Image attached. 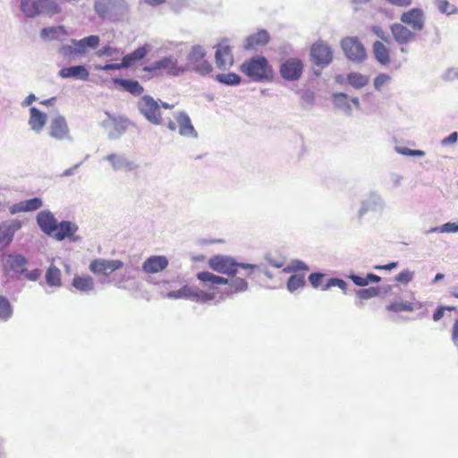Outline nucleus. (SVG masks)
<instances>
[{"label": "nucleus", "mask_w": 458, "mask_h": 458, "mask_svg": "<svg viewBox=\"0 0 458 458\" xmlns=\"http://www.w3.org/2000/svg\"><path fill=\"white\" fill-rule=\"evenodd\" d=\"M208 267L220 274L234 276L239 273L240 268L246 271L244 276L249 277L256 266L250 264L238 263L233 258L223 255L211 257L208 261Z\"/></svg>", "instance_id": "f257e3e1"}, {"label": "nucleus", "mask_w": 458, "mask_h": 458, "mask_svg": "<svg viewBox=\"0 0 458 458\" xmlns=\"http://www.w3.org/2000/svg\"><path fill=\"white\" fill-rule=\"evenodd\" d=\"M240 71L254 81L268 80L273 77V69L266 57L257 55L242 64Z\"/></svg>", "instance_id": "f03ea898"}, {"label": "nucleus", "mask_w": 458, "mask_h": 458, "mask_svg": "<svg viewBox=\"0 0 458 458\" xmlns=\"http://www.w3.org/2000/svg\"><path fill=\"white\" fill-rule=\"evenodd\" d=\"M21 11L28 18L40 15L53 16L61 13V7L52 0H21Z\"/></svg>", "instance_id": "7ed1b4c3"}, {"label": "nucleus", "mask_w": 458, "mask_h": 458, "mask_svg": "<svg viewBox=\"0 0 458 458\" xmlns=\"http://www.w3.org/2000/svg\"><path fill=\"white\" fill-rule=\"evenodd\" d=\"M143 71L153 77L163 74L178 76L185 71V68L180 66L177 60L173 56H166L155 62L151 65L144 66Z\"/></svg>", "instance_id": "20e7f679"}, {"label": "nucleus", "mask_w": 458, "mask_h": 458, "mask_svg": "<svg viewBox=\"0 0 458 458\" xmlns=\"http://www.w3.org/2000/svg\"><path fill=\"white\" fill-rule=\"evenodd\" d=\"M205 52L199 46H195L191 48L187 57L186 69H191L201 75L208 74L212 72V65L205 58Z\"/></svg>", "instance_id": "39448f33"}, {"label": "nucleus", "mask_w": 458, "mask_h": 458, "mask_svg": "<svg viewBox=\"0 0 458 458\" xmlns=\"http://www.w3.org/2000/svg\"><path fill=\"white\" fill-rule=\"evenodd\" d=\"M341 47L346 57L352 62L360 63L367 57L366 49L357 37L343 38Z\"/></svg>", "instance_id": "423d86ee"}, {"label": "nucleus", "mask_w": 458, "mask_h": 458, "mask_svg": "<svg viewBox=\"0 0 458 458\" xmlns=\"http://www.w3.org/2000/svg\"><path fill=\"white\" fill-rule=\"evenodd\" d=\"M21 226L22 223L18 219H8L0 223V252L13 242L16 232Z\"/></svg>", "instance_id": "0eeeda50"}, {"label": "nucleus", "mask_w": 458, "mask_h": 458, "mask_svg": "<svg viewBox=\"0 0 458 458\" xmlns=\"http://www.w3.org/2000/svg\"><path fill=\"white\" fill-rule=\"evenodd\" d=\"M169 297L172 298H185L191 299L197 302H205L208 301H212L214 299V294L204 292L198 287H192L189 285H184L177 291L171 292L168 293Z\"/></svg>", "instance_id": "6e6552de"}, {"label": "nucleus", "mask_w": 458, "mask_h": 458, "mask_svg": "<svg viewBox=\"0 0 458 458\" xmlns=\"http://www.w3.org/2000/svg\"><path fill=\"white\" fill-rule=\"evenodd\" d=\"M140 113L152 123L161 124L160 107L157 101L149 96H144L139 101Z\"/></svg>", "instance_id": "1a4fd4ad"}, {"label": "nucleus", "mask_w": 458, "mask_h": 458, "mask_svg": "<svg viewBox=\"0 0 458 458\" xmlns=\"http://www.w3.org/2000/svg\"><path fill=\"white\" fill-rule=\"evenodd\" d=\"M48 134L56 140L73 141L67 122L63 115H57L50 121Z\"/></svg>", "instance_id": "9d476101"}, {"label": "nucleus", "mask_w": 458, "mask_h": 458, "mask_svg": "<svg viewBox=\"0 0 458 458\" xmlns=\"http://www.w3.org/2000/svg\"><path fill=\"white\" fill-rule=\"evenodd\" d=\"M310 55L317 65H328L333 60V52L330 47L322 40H318L311 46Z\"/></svg>", "instance_id": "9b49d317"}, {"label": "nucleus", "mask_w": 458, "mask_h": 458, "mask_svg": "<svg viewBox=\"0 0 458 458\" xmlns=\"http://www.w3.org/2000/svg\"><path fill=\"white\" fill-rule=\"evenodd\" d=\"M78 230L79 226L75 223L69 220H62L58 222L56 231H55L52 238L58 242L68 239L71 242H77L81 239L80 236L75 235Z\"/></svg>", "instance_id": "f8f14e48"}, {"label": "nucleus", "mask_w": 458, "mask_h": 458, "mask_svg": "<svg viewBox=\"0 0 458 458\" xmlns=\"http://www.w3.org/2000/svg\"><path fill=\"white\" fill-rule=\"evenodd\" d=\"M326 277L325 274L322 273H312L309 276V282L314 288H321L322 290H327L331 287L337 286L339 287L344 293L347 290V284L343 279L339 278H329L326 282L324 279Z\"/></svg>", "instance_id": "ddd939ff"}, {"label": "nucleus", "mask_w": 458, "mask_h": 458, "mask_svg": "<svg viewBox=\"0 0 458 458\" xmlns=\"http://www.w3.org/2000/svg\"><path fill=\"white\" fill-rule=\"evenodd\" d=\"M303 71L302 62L296 57L287 59L280 67L282 77L287 81L298 80Z\"/></svg>", "instance_id": "4468645a"}, {"label": "nucleus", "mask_w": 458, "mask_h": 458, "mask_svg": "<svg viewBox=\"0 0 458 458\" xmlns=\"http://www.w3.org/2000/svg\"><path fill=\"white\" fill-rule=\"evenodd\" d=\"M400 21L402 23L409 25L414 31H420L424 29V13L420 8H412L403 13Z\"/></svg>", "instance_id": "2eb2a0df"}, {"label": "nucleus", "mask_w": 458, "mask_h": 458, "mask_svg": "<svg viewBox=\"0 0 458 458\" xmlns=\"http://www.w3.org/2000/svg\"><path fill=\"white\" fill-rule=\"evenodd\" d=\"M37 224L40 230L49 237H52L58 224L57 219L50 210H42L37 214Z\"/></svg>", "instance_id": "dca6fc26"}, {"label": "nucleus", "mask_w": 458, "mask_h": 458, "mask_svg": "<svg viewBox=\"0 0 458 458\" xmlns=\"http://www.w3.org/2000/svg\"><path fill=\"white\" fill-rule=\"evenodd\" d=\"M391 34L396 43L401 46L413 41L416 38L414 31L411 30L403 23H394L390 26Z\"/></svg>", "instance_id": "f3484780"}, {"label": "nucleus", "mask_w": 458, "mask_h": 458, "mask_svg": "<svg viewBox=\"0 0 458 458\" xmlns=\"http://www.w3.org/2000/svg\"><path fill=\"white\" fill-rule=\"evenodd\" d=\"M28 125L36 133H41L47 122V114L38 108L32 106L29 110Z\"/></svg>", "instance_id": "a211bd4d"}, {"label": "nucleus", "mask_w": 458, "mask_h": 458, "mask_svg": "<svg viewBox=\"0 0 458 458\" xmlns=\"http://www.w3.org/2000/svg\"><path fill=\"white\" fill-rule=\"evenodd\" d=\"M216 64L219 69H226L233 65V58L229 46L220 43L215 55Z\"/></svg>", "instance_id": "6ab92c4d"}, {"label": "nucleus", "mask_w": 458, "mask_h": 458, "mask_svg": "<svg viewBox=\"0 0 458 458\" xmlns=\"http://www.w3.org/2000/svg\"><path fill=\"white\" fill-rule=\"evenodd\" d=\"M58 75L64 79H74L85 81L89 80V72L84 65L79 64L62 68Z\"/></svg>", "instance_id": "aec40b11"}, {"label": "nucleus", "mask_w": 458, "mask_h": 458, "mask_svg": "<svg viewBox=\"0 0 458 458\" xmlns=\"http://www.w3.org/2000/svg\"><path fill=\"white\" fill-rule=\"evenodd\" d=\"M29 260L20 253L9 254L6 258L5 266L17 275H23L26 272Z\"/></svg>", "instance_id": "412c9836"}, {"label": "nucleus", "mask_w": 458, "mask_h": 458, "mask_svg": "<svg viewBox=\"0 0 458 458\" xmlns=\"http://www.w3.org/2000/svg\"><path fill=\"white\" fill-rule=\"evenodd\" d=\"M168 260L165 256H151L142 264V269L148 274H155L165 269Z\"/></svg>", "instance_id": "4be33fe9"}, {"label": "nucleus", "mask_w": 458, "mask_h": 458, "mask_svg": "<svg viewBox=\"0 0 458 458\" xmlns=\"http://www.w3.org/2000/svg\"><path fill=\"white\" fill-rule=\"evenodd\" d=\"M151 47L149 45H144L139 48H137L132 53L125 55L121 64H116V69L120 68H127L130 66H132L134 64H136L138 61H140L143 59L148 53L150 51Z\"/></svg>", "instance_id": "5701e85b"}, {"label": "nucleus", "mask_w": 458, "mask_h": 458, "mask_svg": "<svg viewBox=\"0 0 458 458\" xmlns=\"http://www.w3.org/2000/svg\"><path fill=\"white\" fill-rule=\"evenodd\" d=\"M67 37V31L63 25L45 27L40 30V38L45 41H63Z\"/></svg>", "instance_id": "b1692460"}, {"label": "nucleus", "mask_w": 458, "mask_h": 458, "mask_svg": "<svg viewBox=\"0 0 458 458\" xmlns=\"http://www.w3.org/2000/svg\"><path fill=\"white\" fill-rule=\"evenodd\" d=\"M269 41L267 31L261 30L250 35L244 44L246 49H257L258 47L267 45Z\"/></svg>", "instance_id": "393cba45"}, {"label": "nucleus", "mask_w": 458, "mask_h": 458, "mask_svg": "<svg viewBox=\"0 0 458 458\" xmlns=\"http://www.w3.org/2000/svg\"><path fill=\"white\" fill-rule=\"evenodd\" d=\"M372 52L375 59L384 66H386L391 62L390 49L379 40H377L372 45Z\"/></svg>", "instance_id": "a878e982"}, {"label": "nucleus", "mask_w": 458, "mask_h": 458, "mask_svg": "<svg viewBox=\"0 0 458 458\" xmlns=\"http://www.w3.org/2000/svg\"><path fill=\"white\" fill-rule=\"evenodd\" d=\"M100 42L98 35H90L81 39H72L73 46L77 47L78 54H84L87 49H96Z\"/></svg>", "instance_id": "bb28decb"}, {"label": "nucleus", "mask_w": 458, "mask_h": 458, "mask_svg": "<svg viewBox=\"0 0 458 458\" xmlns=\"http://www.w3.org/2000/svg\"><path fill=\"white\" fill-rule=\"evenodd\" d=\"M175 121L178 123L179 132L182 136L195 137L196 131L191 124L190 117L184 113H179L175 115Z\"/></svg>", "instance_id": "cd10ccee"}, {"label": "nucleus", "mask_w": 458, "mask_h": 458, "mask_svg": "<svg viewBox=\"0 0 458 458\" xmlns=\"http://www.w3.org/2000/svg\"><path fill=\"white\" fill-rule=\"evenodd\" d=\"M89 269L94 274L103 275L104 276H107L110 274L114 272V260L106 261L104 259H96L90 263Z\"/></svg>", "instance_id": "c85d7f7f"}, {"label": "nucleus", "mask_w": 458, "mask_h": 458, "mask_svg": "<svg viewBox=\"0 0 458 458\" xmlns=\"http://www.w3.org/2000/svg\"><path fill=\"white\" fill-rule=\"evenodd\" d=\"M196 277L206 286H214L228 284V278L216 276L208 271L199 272Z\"/></svg>", "instance_id": "c756f323"}, {"label": "nucleus", "mask_w": 458, "mask_h": 458, "mask_svg": "<svg viewBox=\"0 0 458 458\" xmlns=\"http://www.w3.org/2000/svg\"><path fill=\"white\" fill-rule=\"evenodd\" d=\"M116 84L120 85L123 90L128 91L134 96H140L144 91L143 87L134 80L116 79Z\"/></svg>", "instance_id": "7c9ffc66"}, {"label": "nucleus", "mask_w": 458, "mask_h": 458, "mask_svg": "<svg viewBox=\"0 0 458 458\" xmlns=\"http://www.w3.org/2000/svg\"><path fill=\"white\" fill-rule=\"evenodd\" d=\"M72 286L80 292L89 293L94 289V282L90 276H75L72 279Z\"/></svg>", "instance_id": "2f4dec72"}, {"label": "nucleus", "mask_w": 458, "mask_h": 458, "mask_svg": "<svg viewBox=\"0 0 458 458\" xmlns=\"http://www.w3.org/2000/svg\"><path fill=\"white\" fill-rule=\"evenodd\" d=\"M229 285V293H237L240 292H244L248 289V283L245 278L236 276V275L232 276L231 279H228Z\"/></svg>", "instance_id": "473e14b6"}, {"label": "nucleus", "mask_w": 458, "mask_h": 458, "mask_svg": "<svg viewBox=\"0 0 458 458\" xmlns=\"http://www.w3.org/2000/svg\"><path fill=\"white\" fill-rule=\"evenodd\" d=\"M113 6V0H95L94 10L100 17L106 18Z\"/></svg>", "instance_id": "72a5a7b5"}, {"label": "nucleus", "mask_w": 458, "mask_h": 458, "mask_svg": "<svg viewBox=\"0 0 458 458\" xmlns=\"http://www.w3.org/2000/svg\"><path fill=\"white\" fill-rule=\"evenodd\" d=\"M46 281L51 286H59L61 284V271L59 268L51 265L46 273Z\"/></svg>", "instance_id": "f704fd0d"}, {"label": "nucleus", "mask_w": 458, "mask_h": 458, "mask_svg": "<svg viewBox=\"0 0 458 458\" xmlns=\"http://www.w3.org/2000/svg\"><path fill=\"white\" fill-rule=\"evenodd\" d=\"M13 316V307L9 300L3 295H0V320L7 321Z\"/></svg>", "instance_id": "c9c22d12"}, {"label": "nucleus", "mask_w": 458, "mask_h": 458, "mask_svg": "<svg viewBox=\"0 0 458 458\" xmlns=\"http://www.w3.org/2000/svg\"><path fill=\"white\" fill-rule=\"evenodd\" d=\"M305 284V275L294 274L291 276L287 281V288L290 292H293Z\"/></svg>", "instance_id": "e433bc0d"}, {"label": "nucleus", "mask_w": 458, "mask_h": 458, "mask_svg": "<svg viewBox=\"0 0 458 458\" xmlns=\"http://www.w3.org/2000/svg\"><path fill=\"white\" fill-rule=\"evenodd\" d=\"M386 310L392 312L412 311L414 310V303L409 301L393 302L386 306Z\"/></svg>", "instance_id": "4c0bfd02"}, {"label": "nucleus", "mask_w": 458, "mask_h": 458, "mask_svg": "<svg viewBox=\"0 0 458 458\" xmlns=\"http://www.w3.org/2000/svg\"><path fill=\"white\" fill-rule=\"evenodd\" d=\"M347 80L352 86L357 89L364 87L369 82V79L367 76L357 72L350 73L347 77Z\"/></svg>", "instance_id": "58836bf2"}, {"label": "nucleus", "mask_w": 458, "mask_h": 458, "mask_svg": "<svg viewBox=\"0 0 458 458\" xmlns=\"http://www.w3.org/2000/svg\"><path fill=\"white\" fill-rule=\"evenodd\" d=\"M216 79L227 85H238L241 82L240 76L233 72L217 74Z\"/></svg>", "instance_id": "ea45409f"}, {"label": "nucleus", "mask_w": 458, "mask_h": 458, "mask_svg": "<svg viewBox=\"0 0 458 458\" xmlns=\"http://www.w3.org/2000/svg\"><path fill=\"white\" fill-rule=\"evenodd\" d=\"M380 290L378 287H369L358 291L356 294L357 297L360 300H368L378 296Z\"/></svg>", "instance_id": "a19ab883"}, {"label": "nucleus", "mask_w": 458, "mask_h": 458, "mask_svg": "<svg viewBox=\"0 0 458 458\" xmlns=\"http://www.w3.org/2000/svg\"><path fill=\"white\" fill-rule=\"evenodd\" d=\"M25 204V208L27 212L35 211L40 208L43 206V201L40 198L35 197L32 199H29L23 200Z\"/></svg>", "instance_id": "79ce46f5"}, {"label": "nucleus", "mask_w": 458, "mask_h": 458, "mask_svg": "<svg viewBox=\"0 0 458 458\" xmlns=\"http://www.w3.org/2000/svg\"><path fill=\"white\" fill-rule=\"evenodd\" d=\"M437 7L443 13L453 14L457 13V8L451 5L447 0H437Z\"/></svg>", "instance_id": "37998d69"}, {"label": "nucleus", "mask_w": 458, "mask_h": 458, "mask_svg": "<svg viewBox=\"0 0 458 458\" xmlns=\"http://www.w3.org/2000/svg\"><path fill=\"white\" fill-rule=\"evenodd\" d=\"M413 276H414V273L413 272H411L410 270H403V271L400 272L395 276V280L398 283L408 284V283H410L413 279Z\"/></svg>", "instance_id": "c03bdc74"}, {"label": "nucleus", "mask_w": 458, "mask_h": 458, "mask_svg": "<svg viewBox=\"0 0 458 458\" xmlns=\"http://www.w3.org/2000/svg\"><path fill=\"white\" fill-rule=\"evenodd\" d=\"M284 270L285 272L307 271V270H309V267L302 261H295V262H293L291 265L287 266Z\"/></svg>", "instance_id": "a18cd8bd"}, {"label": "nucleus", "mask_w": 458, "mask_h": 458, "mask_svg": "<svg viewBox=\"0 0 458 458\" xmlns=\"http://www.w3.org/2000/svg\"><path fill=\"white\" fill-rule=\"evenodd\" d=\"M58 53L62 55L64 57H71L74 54H78L77 52V47L75 46H70V45H64L58 49Z\"/></svg>", "instance_id": "49530a36"}, {"label": "nucleus", "mask_w": 458, "mask_h": 458, "mask_svg": "<svg viewBox=\"0 0 458 458\" xmlns=\"http://www.w3.org/2000/svg\"><path fill=\"white\" fill-rule=\"evenodd\" d=\"M390 81V76L386 73H380L374 79V86L376 89H380Z\"/></svg>", "instance_id": "de8ad7c7"}, {"label": "nucleus", "mask_w": 458, "mask_h": 458, "mask_svg": "<svg viewBox=\"0 0 458 458\" xmlns=\"http://www.w3.org/2000/svg\"><path fill=\"white\" fill-rule=\"evenodd\" d=\"M397 151L403 155L405 156H417V157H423L425 155V152L419 149H410L408 148H397Z\"/></svg>", "instance_id": "09e8293b"}, {"label": "nucleus", "mask_w": 458, "mask_h": 458, "mask_svg": "<svg viewBox=\"0 0 458 458\" xmlns=\"http://www.w3.org/2000/svg\"><path fill=\"white\" fill-rule=\"evenodd\" d=\"M349 277L358 286H366L369 284L368 276H360L356 275H351Z\"/></svg>", "instance_id": "8fccbe9b"}, {"label": "nucleus", "mask_w": 458, "mask_h": 458, "mask_svg": "<svg viewBox=\"0 0 458 458\" xmlns=\"http://www.w3.org/2000/svg\"><path fill=\"white\" fill-rule=\"evenodd\" d=\"M25 276V277L30 280V281H32V282H35L37 281L40 276H41V270L38 269V268H36V269H33L31 271H28L26 269V272L25 274H23Z\"/></svg>", "instance_id": "3c124183"}, {"label": "nucleus", "mask_w": 458, "mask_h": 458, "mask_svg": "<svg viewBox=\"0 0 458 458\" xmlns=\"http://www.w3.org/2000/svg\"><path fill=\"white\" fill-rule=\"evenodd\" d=\"M9 211L12 215L20 213V212H27L25 208L24 201H20L18 203H15L12 205L9 208Z\"/></svg>", "instance_id": "603ef678"}, {"label": "nucleus", "mask_w": 458, "mask_h": 458, "mask_svg": "<svg viewBox=\"0 0 458 458\" xmlns=\"http://www.w3.org/2000/svg\"><path fill=\"white\" fill-rule=\"evenodd\" d=\"M441 232L444 233H456L458 232V222L446 223L442 225Z\"/></svg>", "instance_id": "864d4df0"}, {"label": "nucleus", "mask_w": 458, "mask_h": 458, "mask_svg": "<svg viewBox=\"0 0 458 458\" xmlns=\"http://www.w3.org/2000/svg\"><path fill=\"white\" fill-rule=\"evenodd\" d=\"M445 310H454V307H438L433 314V320L438 321L439 319H441L444 317V313H445Z\"/></svg>", "instance_id": "5fc2aeb1"}, {"label": "nucleus", "mask_w": 458, "mask_h": 458, "mask_svg": "<svg viewBox=\"0 0 458 458\" xmlns=\"http://www.w3.org/2000/svg\"><path fill=\"white\" fill-rule=\"evenodd\" d=\"M372 31L375 35H377L378 38H380L382 40L388 42V36L386 35V31L382 30V28L378 26H374L372 28Z\"/></svg>", "instance_id": "6e6d98bb"}, {"label": "nucleus", "mask_w": 458, "mask_h": 458, "mask_svg": "<svg viewBox=\"0 0 458 458\" xmlns=\"http://www.w3.org/2000/svg\"><path fill=\"white\" fill-rule=\"evenodd\" d=\"M114 52V49L110 47L109 46H105L99 50H98L97 55L99 57H105V56H112Z\"/></svg>", "instance_id": "4d7b16f0"}, {"label": "nucleus", "mask_w": 458, "mask_h": 458, "mask_svg": "<svg viewBox=\"0 0 458 458\" xmlns=\"http://www.w3.org/2000/svg\"><path fill=\"white\" fill-rule=\"evenodd\" d=\"M389 4L399 6V7H407L411 5V0H386Z\"/></svg>", "instance_id": "13d9d810"}, {"label": "nucleus", "mask_w": 458, "mask_h": 458, "mask_svg": "<svg viewBox=\"0 0 458 458\" xmlns=\"http://www.w3.org/2000/svg\"><path fill=\"white\" fill-rule=\"evenodd\" d=\"M398 266V263L397 262H390L386 265H377V266H374V268L376 270H391V269H394V268H396Z\"/></svg>", "instance_id": "bf43d9fd"}, {"label": "nucleus", "mask_w": 458, "mask_h": 458, "mask_svg": "<svg viewBox=\"0 0 458 458\" xmlns=\"http://www.w3.org/2000/svg\"><path fill=\"white\" fill-rule=\"evenodd\" d=\"M457 139H458V133L456 131H454V132L451 133L448 137H445L442 140V144L443 145L453 144L457 141Z\"/></svg>", "instance_id": "052dcab7"}, {"label": "nucleus", "mask_w": 458, "mask_h": 458, "mask_svg": "<svg viewBox=\"0 0 458 458\" xmlns=\"http://www.w3.org/2000/svg\"><path fill=\"white\" fill-rule=\"evenodd\" d=\"M37 100V97L35 94L30 93L27 96V98L21 102V106L23 107L30 106L34 101Z\"/></svg>", "instance_id": "680f3d73"}, {"label": "nucleus", "mask_w": 458, "mask_h": 458, "mask_svg": "<svg viewBox=\"0 0 458 458\" xmlns=\"http://www.w3.org/2000/svg\"><path fill=\"white\" fill-rule=\"evenodd\" d=\"M81 164H82V162L78 163V164L74 165L72 167H70V168L64 170L62 174V176L68 177V176L72 175L74 174V172L81 166Z\"/></svg>", "instance_id": "e2e57ef3"}, {"label": "nucleus", "mask_w": 458, "mask_h": 458, "mask_svg": "<svg viewBox=\"0 0 458 458\" xmlns=\"http://www.w3.org/2000/svg\"><path fill=\"white\" fill-rule=\"evenodd\" d=\"M96 70H103V71H109V70H114V62L111 60L110 63L102 65V64H97L95 65Z\"/></svg>", "instance_id": "0e129e2a"}, {"label": "nucleus", "mask_w": 458, "mask_h": 458, "mask_svg": "<svg viewBox=\"0 0 458 458\" xmlns=\"http://www.w3.org/2000/svg\"><path fill=\"white\" fill-rule=\"evenodd\" d=\"M452 340L456 343L458 341V318L455 320L452 329Z\"/></svg>", "instance_id": "69168bd1"}, {"label": "nucleus", "mask_w": 458, "mask_h": 458, "mask_svg": "<svg viewBox=\"0 0 458 458\" xmlns=\"http://www.w3.org/2000/svg\"><path fill=\"white\" fill-rule=\"evenodd\" d=\"M166 2V0H143V3L156 7L164 4Z\"/></svg>", "instance_id": "338daca9"}, {"label": "nucleus", "mask_w": 458, "mask_h": 458, "mask_svg": "<svg viewBox=\"0 0 458 458\" xmlns=\"http://www.w3.org/2000/svg\"><path fill=\"white\" fill-rule=\"evenodd\" d=\"M347 101V95L344 93L336 94L335 96V103L336 105H339L340 103H346Z\"/></svg>", "instance_id": "774afa93"}]
</instances>
